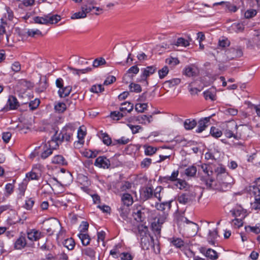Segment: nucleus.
<instances>
[{"instance_id":"f257e3e1","label":"nucleus","mask_w":260,"mask_h":260,"mask_svg":"<svg viewBox=\"0 0 260 260\" xmlns=\"http://www.w3.org/2000/svg\"><path fill=\"white\" fill-rule=\"evenodd\" d=\"M75 130V128L71 124H68L61 129L58 135L56 131L51 137V143L54 144V145H51V146L53 148H57L59 145L64 141L71 142Z\"/></svg>"},{"instance_id":"f03ea898","label":"nucleus","mask_w":260,"mask_h":260,"mask_svg":"<svg viewBox=\"0 0 260 260\" xmlns=\"http://www.w3.org/2000/svg\"><path fill=\"white\" fill-rule=\"evenodd\" d=\"M231 126L236 129L235 139H246L252 134V127L248 124H240L237 125L235 122H232Z\"/></svg>"},{"instance_id":"7ed1b4c3","label":"nucleus","mask_w":260,"mask_h":260,"mask_svg":"<svg viewBox=\"0 0 260 260\" xmlns=\"http://www.w3.org/2000/svg\"><path fill=\"white\" fill-rule=\"evenodd\" d=\"M139 233L142 236L141 239V246L142 249L144 250H148L150 247L153 249V251L155 253H158L160 252V249L158 244L156 246V248H155V244L154 239L152 237L149 235H147L144 232H141L139 230Z\"/></svg>"},{"instance_id":"20e7f679","label":"nucleus","mask_w":260,"mask_h":260,"mask_svg":"<svg viewBox=\"0 0 260 260\" xmlns=\"http://www.w3.org/2000/svg\"><path fill=\"white\" fill-rule=\"evenodd\" d=\"M166 219L165 215H158L154 218L153 221L151 223V229L157 238L160 237L162 225L166 221Z\"/></svg>"},{"instance_id":"39448f33","label":"nucleus","mask_w":260,"mask_h":260,"mask_svg":"<svg viewBox=\"0 0 260 260\" xmlns=\"http://www.w3.org/2000/svg\"><path fill=\"white\" fill-rule=\"evenodd\" d=\"M141 71L140 79H138V81L141 83L145 82L146 85H148L147 78L157 71V67L156 66H147L145 68L141 69Z\"/></svg>"},{"instance_id":"423d86ee","label":"nucleus","mask_w":260,"mask_h":260,"mask_svg":"<svg viewBox=\"0 0 260 260\" xmlns=\"http://www.w3.org/2000/svg\"><path fill=\"white\" fill-rule=\"evenodd\" d=\"M33 245V243H27L25 235L21 233L19 237L16 240L14 247L15 249L21 250L25 247H31Z\"/></svg>"},{"instance_id":"0eeeda50","label":"nucleus","mask_w":260,"mask_h":260,"mask_svg":"<svg viewBox=\"0 0 260 260\" xmlns=\"http://www.w3.org/2000/svg\"><path fill=\"white\" fill-rule=\"evenodd\" d=\"M243 51L240 47L231 48L225 51L226 57L229 60L239 58L243 55Z\"/></svg>"},{"instance_id":"6e6552de","label":"nucleus","mask_w":260,"mask_h":260,"mask_svg":"<svg viewBox=\"0 0 260 260\" xmlns=\"http://www.w3.org/2000/svg\"><path fill=\"white\" fill-rule=\"evenodd\" d=\"M41 166L40 165H36L32 168L31 171L26 174V177L29 180H38L41 176Z\"/></svg>"},{"instance_id":"1a4fd4ad","label":"nucleus","mask_w":260,"mask_h":260,"mask_svg":"<svg viewBox=\"0 0 260 260\" xmlns=\"http://www.w3.org/2000/svg\"><path fill=\"white\" fill-rule=\"evenodd\" d=\"M20 106L17 98L13 95L9 96L7 104L2 110V111H8L11 110H15Z\"/></svg>"},{"instance_id":"9d476101","label":"nucleus","mask_w":260,"mask_h":260,"mask_svg":"<svg viewBox=\"0 0 260 260\" xmlns=\"http://www.w3.org/2000/svg\"><path fill=\"white\" fill-rule=\"evenodd\" d=\"M179 176V171L174 170L171 174L170 176H160L159 178V180L160 181L161 183H175L179 179L178 178Z\"/></svg>"},{"instance_id":"9b49d317","label":"nucleus","mask_w":260,"mask_h":260,"mask_svg":"<svg viewBox=\"0 0 260 260\" xmlns=\"http://www.w3.org/2000/svg\"><path fill=\"white\" fill-rule=\"evenodd\" d=\"M196 196L193 192H187L178 195L177 201L181 204L185 205L195 199Z\"/></svg>"},{"instance_id":"f8f14e48","label":"nucleus","mask_w":260,"mask_h":260,"mask_svg":"<svg viewBox=\"0 0 260 260\" xmlns=\"http://www.w3.org/2000/svg\"><path fill=\"white\" fill-rule=\"evenodd\" d=\"M202 181V184L204 185L206 189L209 190H214L218 189L213 184L215 181L214 179L212 176H201L200 178Z\"/></svg>"},{"instance_id":"ddd939ff","label":"nucleus","mask_w":260,"mask_h":260,"mask_svg":"<svg viewBox=\"0 0 260 260\" xmlns=\"http://www.w3.org/2000/svg\"><path fill=\"white\" fill-rule=\"evenodd\" d=\"M94 165L103 169H108L110 166V161L106 156H99L95 160Z\"/></svg>"},{"instance_id":"4468645a","label":"nucleus","mask_w":260,"mask_h":260,"mask_svg":"<svg viewBox=\"0 0 260 260\" xmlns=\"http://www.w3.org/2000/svg\"><path fill=\"white\" fill-rule=\"evenodd\" d=\"M51 145H54V144L51 143V140H49L47 144H45L43 146V151L40 154V157L43 159L47 158L49 156L52 154L53 150L56 149V148H53Z\"/></svg>"},{"instance_id":"2eb2a0df","label":"nucleus","mask_w":260,"mask_h":260,"mask_svg":"<svg viewBox=\"0 0 260 260\" xmlns=\"http://www.w3.org/2000/svg\"><path fill=\"white\" fill-rule=\"evenodd\" d=\"M215 114H212L211 116L203 118L200 119L198 121V128L196 130L197 133H201L208 127V123L210 121L211 118Z\"/></svg>"},{"instance_id":"dca6fc26","label":"nucleus","mask_w":260,"mask_h":260,"mask_svg":"<svg viewBox=\"0 0 260 260\" xmlns=\"http://www.w3.org/2000/svg\"><path fill=\"white\" fill-rule=\"evenodd\" d=\"M215 172L217 173V179L220 180L221 178H224L225 180H232V177L225 172V169L222 167H217L215 169Z\"/></svg>"},{"instance_id":"f3484780","label":"nucleus","mask_w":260,"mask_h":260,"mask_svg":"<svg viewBox=\"0 0 260 260\" xmlns=\"http://www.w3.org/2000/svg\"><path fill=\"white\" fill-rule=\"evenodd\" d=\"M199 70L194 65L186 67L183 72V74L187 77H194L198 75Z\"/></svg>"},{"instance_id":"a211bd4d","label":"nucleus","mask_w":260,"mask_h":260,"mask_svg":"<svg viewBox=\"0 0 260 260\" xmlns=\"http://www.w3.org/2000/svg\"><path fill=\"white\" fill-rule=\"evenodd\" d=\"M213 5H221L225 10H228L229 12H236L238 10V8L236 6L232 4L229 2H221L219 3H214Z\"/></svg>"},{"instance_id":"6ab92c4d","label":"nucleus","mask_w":260,"mask_h":260,"mask_svg":"<svg viewBox=\"0 0 260 260\" xmlns=\"http://www.w3.org/2000/svg\"><path fill=\"white\" fill-rule=\"evenodd\" d=\"M27 238L31 242L36 241L41 237V233L35 229L30 230L27 232Z\"/></svg>"},{"instance_id":"aec40b11","label":"nucleus","mask_w":260,"mask_h":260,"mask_svg":"<svg viewBox=\"0 0 260 260\" xmlns=\"http://www.w3.org/2000/svg\"><path fill=\"white\" fill-rule=\"evenodd\" d=\"M153 195V189L150 187H147L140 192L141 199L143 201H146L150 199Z\"/></svg>"},{"instance_id":"412c9836","label":"nucleus","mask_w":260,"mask_h":260,"mask_svg":"<svg viewBox=\"0 0 260 260\" xmlns=\"http://www.w3.org/2000/svg\"><path fill=\"white\" fill-rule=\"evenodd\" d=\"M171 202L172 201H168L161 203H156L155 207L158 210L163 211L164 213L162 215H165L166 216V212L170 210L171 207Z\"/></svg>"},{"instance_id":"4be33fe9","label":"nucleus","mask_w":260,"mask_h":260,"mask_svg":"<svg viewBox=\"0 0 260 260\" xmlns=\"http://www.w3.org/2000/svg\"><path fill=\"white\" fill-rule=\"evenodd\" d=\"M139 208L134 211L133 216L137 222H142L145 219V214L142 211V207L140 206Z\"/></svg>"},{"instance_id":"5701e85b","label":"nucleus","mask_w":260,"mask_h":260,"mask_svg":"<svg viewBox=\"0 0 260 260\" xmlns=\"http://www.w3.org/2000/svg\"><path fill=\"white\" fill-rule=\"evenodd\" d=\"M46 18L47 19V24H55L59 21L61 19V17L58 15H52L51 14H48L46 15Z\"/></svg>"},{"instance_id":"b1692460","label":"nucleus","mask_w":260,"mask_h":260,"mask_svg":"<svg viewBox=\"0 0 260 260\" xmlns=\"http://www.w3.org/2000/svg\"><path fill=\"white\" fill-rule=\"evenodd\" d=\"M52 163L62 166H66L68 164L67 161L61 155H56L52 159Z\"/></svg>"},{"instance_id":"393cba45","label":"nucleus","mask_w":260,"mask_h":260,"mask_svg":"<svg viewBox=\"0 0 260 260\" xmlns=\"http://www.w3.org/2000/svg\"><path fill=\"white\" fill-rule=\"evenodd\" d=\"M220 184V189L222 190L225 191L229 188H231L232 186L233 181L225 180L224 178L223 179L221 178L220 180H218Z\"/></svg>"},{"instance_id":"a878e982","label":"nucleus","mask_w":260,"mask_h":260,"mask_svg":"<svg viewBox=\"0 0 260 260\" xmlns=\"http://www.w3.org/2000/svg\"><path fill=\"white\" fill-rule=\"evenodd\" d=\"M121 201L124 205L128 207L132 205L134 202L131 194L128 193H123L121 197Z\"/></svg>"},{"instance_id":"bb28decb","label":"nucleus","mask_w":260,"mask_h":260,"mask_svg":"<svg viewBox=\"0 0 260 260\" xmlns=\"http://www.w3.org/2000/svg\"><path fill=\"white\" fill-rule=\"evenodd\" d=\"M121 107L120 108L119 110L122 113L126 114L125 111L127 113H130L134 109L133 104L129 102H125L121 104Z\"/></svg>"},{"instance_id":"cd10ccee","label":"nucleus","mask_w":260,"mask_h":260,"mask_svg":"<svg viewBox=\"0 0 260 260\" xmlns=\"http://www.w3.org/2000/svg\"><path fill=\"white\" fill-rule=\"evenodd\" d=\"M218 237L217 231L215 230L213 231H209V235L207 237V241L208 243L211 245H215V240Z\"/></svg>"},{"instance_id":"c85d7f7f","label":"nucleus","mask_w":260,"mask_h":260,"mask_svg":"<svg viewBox=\"0 0 260 260\" xmlns=\"http://www.w3.org/2000/svg\"><path fill=\"white\" fill-rule=\"evenodd\" d=\"M72 91V87L70 86L62 87L58 91V93L60 98H65L68 96Z\"/></svg>"},{"instance_id":"c756f323","label":"nucleus","mask_w":260,"mask_h":260,"mask_svg":"<svg viewBox=\"0 0 260 260\" xmlns=\"http://www.w3.org/2000/svg\"><path fill=\"white\" fill-rule=\"evenodd\" d=\"M77 236L81 240L83 245L87 246L89 244L91 239L88 234L79 233Z\"/></svg>"},{"instance_id":"7c9ffc66","label":"nucleus","mask_w":260,"mask_h":260,"mask_svg":"<svg viewBox=\"0 0 260 260\" xmlns=\"http://www.w3.org/2000/svg\"><path fill=\"white\" fill-rule=\"evenodd\" d=\"M197 124L196 120L187 119L184 122V126L186 129L191 130L196 126Z\"/></svg>"},{"instance_id":"2f4dec72","label":"nucleus","mask_w":260,"mask_h":260,"mask_svg":"<svg viewBox=\"0 0 260 260\" xmlns=\"http://www.w3.org/2000/svg\"><path fill=\"white\" fill-rule=\"evenodd\" d=\"M152 115H143L138 117L137 120L139 121L140 123L142 124H147L150 123L152 121Z\"/></svg>"},{"instance_id":"473e14b6","label":"nucleus","mask_w":260,"mask_h":260,"mask_svg":"<svg viewBox=\"0 0 260 260\" xmlns=\"http://www.w3.org/2000/svg\"><path fill=\"white\" fill-rule=\"evenodd\" d=\"M206 256L212 260H216L218 258L217 252L211 248L207 249Z\"/></svg>"},{"instance_id":"72a5a7b5","label":"nucleus","mask_w":260,"mask_h":260,"mask_svg":"<svg viewBox=\"0 0 260 260\" xmlns=\"http://www.w3.org/2000/svg\"><path fill=\"white\" fill-rule=\"evenodd\" d=\"M101 138L104 144L109 146L113 145L114 140L112 141L110 136L106 133H102Z\"/></svg>"},{"instance_id":"f704fd0d","label":"nucleus","mask_w":260,"mask_h":260,"mask_svg":"<svg viewBox=\"0 0 260 260\" xmlns=\"http://www.w3.org/2000/svg\"><path fill=\"white\" fill-rule=\"evenodd\" d=\"M175 185L180 190L186 189L189 187V184L185 180L179 178L176 182Z\"/></svg>"},{"instance_id":"c9c22d12","label":"nucleus","mask_w":260,"mask_h":260,"mask_svg":"<svg viewBox=\"0 0 260 260\" xmlns=\"http://www.w3.org/2000/svg\"><path fill=\"white\" fill-rule=\"evenodd\" d=\"M197 168L194 166H191L185 170V174L188 177H193L197 173Z\"/></svg>"},{"instance_id":"e433bc0d","label":"nucleus","mask_w":260,"mask_h":260,"mask_svg":"<svg viewBox=\"0 0 260 260\" xmlns=\"http://www.w3.org/2000/svg\"><path fill=\"white\" fill-rule=\"evenodd\" d=\"M48 85L46 80L40 81L38 87L36 88V90L38 92H42L44 91L47 88Z\"/></svg>"},{"instance_id":"4c0bfd02","label":"nucleus","mask_w":260,"mask_h":260,"mask_svg":"<svg viewBox=\"0 0 260 260\" xmlns=\"http://www.w3.org/2000/svg\"><path fill=\"white\" fill-rule=\"evenodd\" d=\"M171 243L178 248L182 247L184 244V241L179 238H173L171 239Z\"/></svg>"},{"instance_id":"58836bf2","label":"nucleus","mask_w":260,"mask_h":260,"mask_svg":"<svg viewBox=\"0 0 260 260\" xmlns=\"http://www.w3.org/2000/svg\"><path fill=\"white\" fill-rule=\"evenodd\" d=\"M245 228L247 232H251L256 234L260 233V223H257L253 226L247 225Z\"/></svg>"},{"instance_id":"ea45409f","label":"nucleus","mask_w":260,"mask_h":260,"mask_svg":"<svg viewBox=\"0 0 260 260\" xmlns=\"http://www.w3.org/2000/svg\"><path fill=\"white\" fill-rule=\"evenodd\" d=\"M210 134L212 137L216 138H219L222 135L221 131L215 126H212L211 127Z\"/></svg>"},{"instance_id":"a19ab883","label":"nucleus","mask_w":260,"mask_h":260,"mask_svg":"<svg viewBox=\"0 0 260 260\" xmlns=\"http://www.w3.org/2000/svg\"><path fill=\"white\" fill-rule=\"evenodd\" d=\"M35 2V0H23L21 3L18 5V8L23 9L24 7L32 6L34 5Z\"/></svg>"},{"instance_id":"79ce46f5","label":"nucleus","mask_w":260,"mask_h":260,"mask_svg":"<svg viewBox=\"0 0 260 260\" xmlns=\"http://www.w3.org/2000/svg\"><path fill=\"white\" fill-rule=\"evenodd\" d=\"M173 44L177 46L187 47L189 46V43L187 40L183 38H179Z\"/></svg>"},{"instance_id":"37998d69","label":"nucleus","mask_w":260,"mask_h":260,"mask_svg":"<svg viewBox=\"0 0 260 260\" xmlns=\"http://www.w3.org/2000/svg\"><path fill=\"white\" fill-rule=\"evenodd\" d=\"M180 79L179 78H174L170 80L166 81L165 85H168L169 88L172 87L175 85H178L180 83Z\"/></svg>"},{"instance_id":"c03bdc74","label":"nucleus","mask_w":260,"mask_h":260,"mask_svg":"<svg viewBox=\"0 0 260 260\" xmlns=\"http://www.w3.org/2000/svg\"><path fill=\"white\" fill-rule=\"evenodd\" d=\"M75 245L74 239L72 238L67 239L64 242V245L68 250H72L74 249Z\"/></svg>"},{"instance_id":"a18cd8bd","label":"nucleus","mask_w":260,"mask_h":260,"mask_svg":"<svg viewBox=\"0 0 260 260\" xmlns=\"http://www.w3.org/2000/svg\"><path fill=\"white\" fill-rule=\"evenodd\" d=\"M125 114L121 111H113L111 112L110 117L114 120H119L124 117Z\"/></svg>"},{"instance_id":"49530a36","label":"nucleus","mask_w":260,"mask_h":260,"mask_svg":"<svg viewBox=\"0 0 260 260\" xmlns=\"http://www.w3.org/2000/svg\"><path fill=\"white\" fill-rule=\"evenodd\" d=\"M129 88L131 92L139 93L142 91V88L141 86L138 84L134 83H131L129 85Z\"/></svg>"},{"instance_id":"de8ad7c7","label":"nucleus","mask_w":260,"mask_h":260,"mask_svg":"<svg viewBox=\"0 0 260 260\" xmlns=\"http://www.w3.org/2000/svg\"><path fill=\"white\" fill-rule=\"evenodd\" d=\"M232 30H234L236 32H242L244 29V25L240 23H234L231 26Z\"/></svg>"},{"instance_id":"09e8293b","label":"nucleus","mask_w":260,"mask_h":260,"mask_svg":"<svg viewBox=\"0 0 260 260\" xmlns=\"http://www.w3.org/2000/svg\"><path fill=\"white\" fill-rule=\"evenodd\" d=\"M130 139L125 137H122L120 139L117 140H114L113 145L117 144L119 145H125L129 143Z\"/></svg>"},{"instance_id":"8fccbe9b","label":"nucleus","mask_w":260,"mask_h":260,"mask_svg":"<svg viewBox=\"0 0 260 260\" xmlns=\"http://www.w3.org/2000/svg\"><path fill=\"white\" fill-rule=\"evenodd\" d=\"M82 11L78 12H76L74 13L72 16L71 19H81V18H85L87 15L86 13H85L83 9H81Z\"/></svg>"},{"instance_id":"3c124183","label":"nucleus","mask_w":260,"mask_h":260,"mask_svg":"<svg viewBox=\"0 0 260 260\" xmlns=\"http://www.w3.org/2000/svg\"><path fill=\"white\" fill-rule=\"evenodd\" d=\"M66 109V105L63 103H58L54 106L55 110L58 113L63 112Z\"/></svg>"},{"instance_id":"603ef678","label":"nucleus","mask_w":260,"mask_h":260,"mask_svg":"<svg viewBox=\"0 0 260 260\" xmlns=\"http://www.w3.org/2000/svg\"><path fill=\"white\" fill-rule=\"evenodd\" d=\"M201 168L205 173V175L204 176H212L213 174V171L212 170H210V168L209 166L206 164H203L201 166Z\"/></svg>"},{"instance_id":"864d4df0","label":"nucleus","mask_w":260,"mask_h":260,"mask_svg":"<svg viewBox=\"0 0 260 260\" xmlns=\"http://www.w3.org/2000/svg\"><path fill=\"white\" fill-rule=\"evenodd\" d=\"M203 94L206 100L210 99L211 101L216 100L215 94L210 90L205 91Z\"/></svg>"},{"instance_id":"5fc2aeb1","label":"nucleus","mask_w":260,"mask_h":260,"mask_svg":"<svg viewBox=\"0 0 260 260\" xmlns=\"http://www.w3.org/2000/svg\"><path fill=\"white\" fill-rule=\"evenodd\" d=\"M148 105L147 103L137 104L135 105V110L138 112L142 113L147 109Z\"/></svg>"},{"instance_id":"6e6d98bb","label":"nucleus","mask_w":260,"mask_h":260,"mask_svg":"<svg viewBox=\"0 0 260 260\" xmlns=\"http://www.w3.org/2000/svg\"><path fill=\"white\" fill-rule=\"evenodd\" d=\"M230 212L234 217H237L240 216L243 213V210L241 207H239L231 210Z\"/></svg>"},{"instance_id":"4d7b16f0","label":"nucleus","mask_w":260,"mask_h":260,"mask_svg":"<svg viewBox=\"0 0 260 260\" xmlns=\"http://www.w3.org/2000/svg\"><path fill=\"white\" fill-rule=\"evenodd\" d=\"M169 73V69L167 66H164L161 69L158 71L160 79H163Z\"/></svg>"},{"instance_id":"13d9d810","label":"nucleus","mask_w":260,"mask_h":260,"mask_svg":"<svg viewBox=\"0 0 260 260\" xmlns=\"http://www.w3.org/2000/svg\"><path fill=\"white\" fill-rule=\"evenodd\" d=\"M104 90V88L103 87V85L101 84H99L98 85H94L92 86L90 91L93 93H99L102 92Z\"/></svg>"},{"instance_id":"bf43d9fd","label":"nucleus","mask_w":260,"mask_h":260,"mask_svg":"<svg viewBox=\"0 0 260 260\" xmlns=\"http://www.w3.org/2000/svg\"><path fill=\"white\" fill-rule=\"evenodd\" d=\"M34 21L35 23L42 24H47L46 15L44 17L36 16L34 18Z\"/></svg>"},{"instance_id":"052dcab7","label":"nucleus","mask_w":260,"mask_h":260,"mask_svg":"<svg viewBox=\"0 0 260 260\" xmlns=\"http://www.w3.org/2000/svg\"><path fill=\"white\" fill-rule=\"evenodd\" d=\"M156 148L150 146H145V154L146 155H151L155 153Z\"/></svg>"},{"instance_id":"680f3d73","label":"nucleus","mask_w":260,"mask_h":260,"mask_svg":"<svg viewBox=\"0 0 260 260\" xmlns=\"http://www.w3.org/2000/svg\"><path fill=\"white\" fill-rule=\"evenodd\" d=\"M257 14V11L254 9L247 10L245 13V17L247 19H250L255 16Z\"/></svg>"},{"instance_id":"e2e57ef3","label":"nucleus","mask_w":260,"mask_h":260,"mask_svg":"<svg viewBox=\"0 0 260 260\" xmlns=\"http://www.w3.org/2000/svg\"><path fill=\"white\" fill-rule=\"evenodd\" d=\"M40 100L38 99H36L33 101H31L29 103V107L30 110H34L36 109L40 104Z\"/></svg>"},{"instance_id":"0e129e2a","label":"nucleus","mask_w":260,"mask_h":260,"mask_svg":"<svg viewBox=\"0 0 260 260\" xmlns=\"http://www.w3.org/2000/svg\"><path fill=\"white\" fill-rule=\"evenodd\" d=\"M106 63V60L103 58H96L93 62V67H98L99 66L105 64Z\"/></svg>"},{"instance_id":"69168bd1","label":"nucleus","mask_w":260,"mask_h":260,"mask_svg":"<svg viewBox=\"0 0 260 260\" xmlns=\"http://www.w3.org/2000/svg\"><path fill=\"white\" fill-rule=\"evenodd\" d=\"M89 224L87 221H82L80 225V233H84L88 231Z\"/></svg>"},{"instance_id":"338daca9","label":"nucleus","mask_w":260,"mask_h":260,"mask_svg":"<svg viewBox=\"0 0 260 260\" xmlns=\"http://www.w3.org/2000/svg\"><path fill=\"white\" fill-rule=\"evenodd\" d=\"M132 187V183L128 181H125L122 183L120 186V190L121 191H126Z\"/></svg>"},{"instance_id":"774afa93","label":"nucleus","mask_w":260,"mask_h":260,"mask_svg":"<svg viewBox=\"0 0 260 260\" xmlns=\"http://www.w3.org/2000/svg\"><path fill=\"white\" fill-rule=\"evenodd\" d=\"M151 159L149 158H144L141 163L142 168H147L151 164Z\"/></svg>"}]
</instances>
